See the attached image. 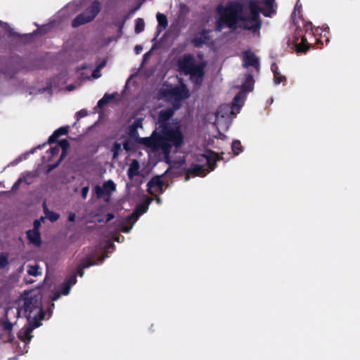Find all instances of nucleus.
I'll use <instances>...</instances> for the list:
<instances>
[{
  "label": "nucleus",
  "instance_id": "nucleus-1",
  "mask_svg": "<svg viewBox=\"0 0 360 360\" xmlns=\"http://www.w3.org/2000/svg\"><path fill=\"white\" fill-rule=\"evenodd\" d=\"M188 91L186 86L165 85L160 90V96L173 105V109L162 110L159 112V127L153 132L150 137L141 138L138 136L137 128L141 127L140 121L135 122L129 129V134L135 141L146 147L150 151L162 154L171 164L172 167H180L185 163L184 158L178 161H173L169 157L171 148L179 147L183 143V135L176 125L166 124L174 113L180 106L181 100L188 97Z\"/></svg>",
  "mask_w": 360,
  "mask_h": 360
},
{
  "label": "nucleus",
  "instance_id": "nucleus-2",
  "mask_svg": "<svg viewBox=\"0 0 360 360\" xmlns=\"http://www.w3.org/2000/svg\"><path fill=\"white\" fill-rule=\"evenodd\" d=\"M274 0H251L248 8L238 2H231L224 7L219 5L217 12L219 17L217 21L216 31L225 27L234 29L237 25L250 30L253 33L259 32L262 22L259 13L265 17H272L276 13Z\"/></svg>",
  "mask_w": 360,
  "mask_h": 360
},
{
  "label": "nucleus",
  "instance_id": "nucleus-3",
  "mask_svg": "<svg viewBox=\"0 0 360 360\" xmlns=\"http://www.w3.org/2000/svg\"><path fill=\"white\" fill-rule=\"evenodd\" d=\"M254 80L251 75L244 77V82L240 85V91L235 96L232 105H222L214 114L213 124L219 131V136H222L220 131H226L229 129L231 122V115L240 112L244 104L246 94L253 89Z\"/></svg>",
  "mask_w": 360,
  "mask_h": 360
},
{
  "label": "nucleus",
  "instance_id": "nucleus-4",
  "mask_svg": "<svg viewBox=\"0 0 360 360\" xmlns=\"http://www.w3.org/2000/svg\"><path fill=\"white\" fill-rule=\"evenodd\" d=\"M18 313L22 314L30 324L24 332L23 341H30L32 336L30 335L34 328L39 327L41 321L44 319L45 312L42 307V295L40 292L31 291L27 293L23 299V304L18 309Z\"/></svg>",
  "mask_w": 360,
  "mask_h": 360
},
{
  "label": "nucleus",
  "instance_id": "nucleus-5",
  "mask_svg": "<svg viewBox=\"0 0 360 360\" xmlns=\"http://www.w3.org/2000/svg\"><path fill=\"white\" fill-rule=\"evenodd\" d=\"M205 66L203 61L191 55H186L178 60L179 70L181 73L189 75L191 81L197 85L202 82Z\"/></svg>",
  "mask_w": 360,
  "mask_h": 360
},
{
  "label": "nucleus",
  "instance_id": "nucleus-6",
  "mask_svg": "<svg viewBox=\"0 0 360 360\" xmlns=\"http://www.w3.org/2000/svg\"><path fill=\"white\" fill-rule=\"evenodd\" d=\"M219 160V155L212 151H206L198 160V163L193 165L187 172L185 180L188 181L191 177L205 176L214 169L216 162Z\"/></svg>",
  "mask_w": 360,
  "mask_h": 360
},
{
  "label": "nucleus",
  "instance_id": "nucleus-7",
  "mask_svg": "<svg viewBox=\"0 0 360 360\" xmlns=\"http://www.w3.org/2000/svg\"><path fill=\"white\" fill-rule=\"evenodd\" d=\"M112 248V240L109 238L107 243L103 246H98L89 255L81 259L79 264L76 268V274L80 277L84 276V269L89 268L98 262L109 257L110 249Z\"/></svg>",
  "mask_w": 360,
  "mask_h": 360
},
{
  "label": "nucleus",
  "instance_id": "nucleus-8",
  "mask_svg": "<svg viewBox=\"0 0 360 360\" xmlns=\"http://www.w3.org/2000/svg\"><path fill=\"white\" fill-rule=\"evenodd\" d=\"M152 201L153 198L145 196L143 201L137 205L135 210L119 222V231L124 233L129 232L140 216L147 212Z\"/></svg>",
  "mask_w": 360,
  "mask_h": 360
},
{
  "label": "nucleus",
  "instance_id": "nucleus-9",
  "mask_svg": "<svg viewBox=\"0 0 360 360\" xmlns=\"http://www.w3.org/2000/svg\"><path fill=\"white\" fill-rule=\"evenodd\" d=\"M305 34L301 29L296 30L295 35L292 39L293 46L296 49L298 52L306 51L309 46L308 39L313 38V35L319 32V28H316L315 31L312 29V25L311 22H306L304 25Z\"/></svg>",
  "mask_w": 360,
  "mask_h": 360
},
{
  "label": "nucleus",
  "instance_id": "nucleus-10",
  "mask_svg": "<svg viewBox=\"0 0 360 360\" xmlns=\"http://www.w3.org/2000/svg\"><path fill=\"white\" fill-rule=\"evenodd\" d=\"M101 4L98 1H94L82 13L77 15L72 21V27H78L94 20L101 11Z\"/></svg>",
  "mask_w": 360,
  "mask_h": 360
},
{
  "label": "nucleus",
  "instance_id": "nucleus-11",
  "mask_svg": "<svg viewBox=\"0 0 360 360\" xmlns=\"http://www.w3.org/2000/svg\"><path fill=\"white\" fill-rule=\"evenodd\" d=\"M112 191V180L109 179L103 184V186H96L94 192L98 198H105L108 201L110 198V194Z\"/></svg>",
  "mask_w": 360,
  "mask_h": 360
},
{
  "label": "nucleus",
  "instance_id": "nucleus-12",
  "mask_svg": "<svg viewBox=\"0 0 360 360\" xmlns=\"http://www.w3.org/2000/svg\"><path fill=\"white\" fill-rule=\"evenodd\" d=\"M243 60L244 67L248 68L252 66L255 68L257 71L259 70V59L251 51H247L243 53Z\"/></svg>",
  "mask_w": 360,
  "mask_h": 360
},
{
  "label": "nucleus",
  "instance_id": "nucleus-13",
  "mask_svg": "<svg viewBox=\"0 0 360 360\" xmlns=\"http://www.w3.org/2000/svg\"><path fill=\"white\" fill-rule=\"evenodd\" d=\"M148 191L151 195L163 193V182L160 177H155L148 183Z\"/></svg>",
  "mask_w": 360,
  "mask_h": 360
},
{
  "label": "nucleus",
  "instance_id": "nucleus-14",
  "mask_svg": "<svg viewBox=\"0 0 360 360\" xmlns=\"http://www.w3.org/2000/svg\"><path fill=\"white\" fill-rule=\"evenodd\" d=\"M26 236L30 244L36 247L41 246L42 241L40 231L30 229L26 231Z\"/></svg>",
  "mask_w": 360,
  "mask_h": 360
},
{
  "label": "nucleus",
  "instance_id": "nucleus-15",
  "mask_svg": "<svg viewBox=\"0 0 360 360\" xmlns=\"http://www.w3.org/2000/svg\"><path fill=\"white\" fill-rule=\"evenodd\" d=\"M70 127L68 125L60 127L53 131V133L49 137L47 143L52 144L57 141V139L63 136L66 135L69 132Z\"/></svg>",
  "mask_w": 360,
  "mask_h": 360
},
{
  "label": "nucleus",
  "instance_id": "nucleus-16",
  "mask_svg": "<svg viewBox=\"0 0 360 360\" xmlns=\"http://www.w3.org/2000/svg\"><path fill=\"white\" fill-rule=\"evenodd\" d=\"M112 101V94H105L103 97L100 99L97 105L94 108L95 112H98L100 117L102 116V109L110 101Z\"/></svg>",
  "mask_w": 360,
  "mask_h": 360
},
{
  "label": "nucleus",
  "instance_id": "nucleus-17",
  "mask_svg": "<svg viewBox=\"0 0 360 360\" xmlns=\"http://www.w3.org/2000/svg\"><path fill=\"white\" fill-rule=\"evenodd\" d=\"M139 169L140 165L137 160H134L129 165L128 169V176L129 179H133V178L139 174Z\"/></svg>",
  "mask_w": 360,
  "mask_h": 360
},
{
  "label": "nucleus",
  "instance_id": "nucleus-18",
  "mask_svg": "<svg viewBox=\"0 0 360 360\" xmlns=\"http://www.w3.org/2000/svg\"><path fill=\"white\" fill-rule=\"evenodd\" d=\"M271 70L274 73V82L275 84H279L285 80V77L281 74L278 71V68L276 64H273L271 65Z\"/></svg>",
  "mask_w": 360,
  "mask_h": 360
},
{
  "label": "nucleus",
  "instance_id": "nucleus-19",
  "mask_svg": "<svg viewBox=\"0 0 360 360\" xmlns=\"http://www.w3.org/2000/svg\"><path fill=\"white\" fill-rule=\"evenodd\" d=\"M210 32L204 31L202 33L197 36L194 39V43L197 46H201L202 44L208 42L210 35Z\"/></svg>",
  "mask_w": 360,
  "mask_h": 360
},
{
  "label": "nucleus",
  "instance_id": "nucleus-20",
  "mask_svg": "<svg viewBox=\"0 0 360 360\" xmlns=\"http://www.w3.org/2000/svg\"><path fill=\"white\" fill-rule=\"evenodd\" d=\"M232 151L235 155H238L243 151V147L238 140H234L232 143Z\"/></svg>",
  "mask_w": 360,
  "mask_h": 360
},
{
  "label": "nucleus",
  "instance_id": "nucleus-21",
  "mask_svg": "<svg viewBox=\"0 0 360 360\" xmlns=\"http://www.w3.org/2000/svg\"><path fill=\"white\" fill-rule=\"evenodd\" d=\"M8 254L7 252L0 253V269H4L8 264Z\"/></svg>",
  "mask_w": 360,
  "mask_h": 360
},
{
  "label": "nucleus",
  "instance_id": "nucleus-22",
  "mask_svg": "<svg viewBox=\"0 0 360 360\" xmlns=\"http://www.w3.org/2000/svg\"><path fill=\"white\" fill-rule=\"evenodd\" d=\"M44 212L46 217L51 222L57 221L60 217V215L58 213L49 211L46 207L44 208Z\"/></svg>",
  "mask_w": 360,
  "mask_h": 360
},
{
  "label": "nucleus",
  "instance_id": "nucleus-23",
  "mask_svg": "<svg viewBox=\"0 0 360 360\" xmlns=\"http://www.w3.org/2000/svg\"><path fill=\"white\" fill-rule=\"evenodd\" d=\"M145 27V22L142 18H138L136 20L135 24V32L139 34L143 31Z\"/></svg>",
  "mask_w": 360,
  "mask_h": 360
},
{
  "label": "nucleus",
  "instance_id": "nucleus-24",
  "mask_svg": "<svg viewBox=\"0 0 360 360\" xmlns=\"http://www.w3.org/2000/svg\"><path fill=\"white\" fill-rule=\"evenodd\" d=\"M27 267H28L27 273L29 275L33 276H37L38 275L40 274L38 265H37V264L34 265V266L29 265Z\"/></svg>",
  "mask_w": 360,
  "mask_h": 360
},
{
  "label": "nucleus",
  "instance_id": "nucleus-25",
  "mask_svg": "<svg viewBox=\"0 0 360 360\" xmlns=\"http://www.w3.org/2000/svg\"><path fill=\"white\" fill-rule=\"evenodd\" d=\"M156 18L160 25H162L164 27H165L167 25V20L164 14L158 13Z\"/></svg>",
  "mask_w": 360,
  "mask_h": 360
},
{
  "label": "nucleus",
  "instance_id": "nucleus-26",
  "mask_svg": "<svg viewBox=\"0 0 360 360\" xmlns=\"http://www.w3.org/2000/svg\"><path fill=\"white\" fill-rule=\"evenodd\" d=\"M71 286L70 284L67 283L65 281L61 284L60 285V293L64 295H67L70 293Z\"/></svg>",
  "mask_w": 360,
  "mask_h": 360
},
{
  "label": "nucleus",
  "instance_id": "nucleus-27",
  "mask_svg": "<svg viewBox=\"0 0 360 360\" xmlns=\"http://www.w3.org/2000/svg\"><path fill=\"white\" fill-rule=\"evenodd\" d=\"M13 326V323L9 320H8V319L6 320L3 323V329L5 331L11 333V330H12Z\"/></svg>",
  "mask_w": 360,
  "mask_h": 360
},
{
  "label": "nucleus",
  "instance_id": "nucleus-28",
  "mask_svg": "<svg viewBox=\"0 0 360 360\" xmlns=\"http://www.w3.org/2000/svg\"><path fill=\"white\" fill-rule=\"evenodd\" d=\"M41 221H44V217H41L39 219H35L33 222V229L32 230H35L37 231H39V229L41 226Z\"/></svg>",
  "mask_w": 360,
  "mask_h": 360
},
{
  "label": "nucleus",
  "instance_id": "nucleus-29",
  "mask_svg": "<svg viewBox=\"0 0 360 360\" xmlns=\"http://www.w3.org/2000/svg\"><path fill=\"white\" fill-rule=\"evenodd\" d=\"M59 146L63 150H68L70 147V143L67 139H62L59 141Z\"/></svg>",
  "mask_w": 360,
  "mask_h": 360
},
{
  "label": "nucleus",
  "instance_id": "nucleus-30",
  "mask_svg": "<svg viewBox=\"0 0 360 360\" xmlns=\"http://www.w3.org/2000/svg\"><path fill=\"white\" fill-rule=\"evenodd\" d=\"M25 181V177H20L19 178L13 185L12 186V190L13 191H17L18 188H19V186L20 185V184Z\"/></svg>",
  "mask_w": 360,
  "mask_h": 360
},
{
  "label": "nucleus",
  "instance_id": "nucleus-31",
  "mask_svg": "<svg viewBox=\"0 0 360 360\" xmlns=\"http://www.w3.org/2000/svg\"><path fill=\"white\" fill-rule=\"evenodd\" d=\"M59 151H60V149H59V146H58L51 147L49 149V152L51 153V157H54V156L57 155L59 153Z\"/></svg>",
  "mask_w": 360,
  "mask_h": 360
},
{
  "label": "nucleus",
  "instance_id": "nucleus-32",
  "mask_svg": "<svg viewBox=\"0 0 360 360\" xmlns=\"http://www.w3.org/2000/svg\"><path fill=\"white\" fill-rule=\"evenodd\" d=\"M65 282L68 284H70V286H72V285H75L77 282V275H72L71 276H70L66 281Z\"/></svg>",
  "mask_w": 360,
  "mask_h": 360
},
{
  "label": "nucleus",
  "instance_id": "nucleus-33",
  "mask_svg": "<svg viewBox=\"0 0 360 360\" xmlns=\"http://www.w3.org/2000/svg\"><path fill=\"white\" fill-rule=\"evenodd\" d=\"M101 76V70L96 67L91 74V77H93L94 79H97Z\"/></svg>",
  "mask_w": 360,
  "mask_h": 360
},
{
  "label": "nucleus",
  "instance_id": "nucleus-34",
  "mask_svg": "<svg viewBox=\"0 0 360 360\" xmlns=\"http://www.w3.org/2000/svg\"><path fill=\"white\" fill-rule=\"evenodd\" d=\"M60 162L59 161H57L56 163L52 165H48V172H51V170L54 169L55 168L58 167Z\"/></svg>",
  "mask_w": 360,
  "mask_h": 360
},
{
  "label": "nucleus",
  "instance_id": "nucleus-35",
  "mask_svg": "<svg viewBox=\"0 0 360 360\" xmlns=\"http://www.w3.org/2000/svg\"><path fill=\"white\" fill-rule=\"evenodd\" d=\"M60 162L59 161H57L56 163L52 165H48V172H51V170L54 169L55 168L58 167Z\"/></svg>",
  "mask_w": 360,
  "mask_h": 360
},
{
  "label": "nucleus",
  "instance_id": "nucleus-36",
  "mask_svg": "<svg viewBox=\"0 0 360 360\" xmlns=\"http://www.w3.org/2000/svg\"><path fill=\"white\" fill-rule=\"evenodd\" d=\"M89 187L88 186H84L82 188V198L85 199L87 196V194L89 193Z\"/></svg>",
  "mask_w": 360,
  "mask_h": 360
},
{
  "label": "nucleus",
  "instance_id": "nucleus-37",
  "mask_svg": "<svg viewBox=\"0 0 360 360\" xmlns=\"http://www.w3.org/2000/svg\"><path fill=\"white\" fill-rule=\"evenodd\" d=\"M76 215L73 212H70L68 217V219L69 221L73 222L75 221Z\"/></svg>",
  "mask_w": 360,
  "mask_h": 360
},
{
  "label": "nucleus",
  "instance_id": "nucleus-38",
  "mask_svg": "<svg viewBox=\"0 0 360 360\" xmlns=\"http://www.w3.org/2000/svg\"><path fill=\"white\" fill-rule=\"evenodd\" d=\"M124 240V237L123 236H117L115 235V233H114V242L115 241H117L118 243H121Z\"/></svg>",
  "mask_w": 360,
  "mask_h": 360
},
{
  "label": "nucleus",
  "instance_id": "nucleus-39",
  "mask_svg": "<svg viewBox=\"0 0 360 360\" xmlns=\"http://www.w3.org/2000/svg\"><path fill=\"white\" fill-rule=\"evenodd\" d=\"M67 151L68 150H62V152H61V154H60V158L58 159V161H59L60 162H62V160L65 158V156L67 155Z\"/></svg>",
  "mask_w": 360,
  "mask_h": 360
},
{
  "label": "nucleus",
  "instance_id": "nucleus-40",
  "mask_svg": "<svg viewBox=\"0 0 360 360\" xmlns=\"http://www.w3.org/2000/svg\"><path fill=\"white\" fill-rule=\"evenodd\" d=\"M143 50V47L141 45H136L134 48V51L136 54H139Z\"/></svg>",
  "mask_w": 360,
  "mask_h": 360
},
{
  "label": "nucleus",
  "instance_id": "nucleus-41",
  "mask_svg": "<svg viewBox=\"0 0 360 360\" xmlns=\"http://www.w3.org/2000/svg\"><path fill=\"white\" fill-rule=\"evenodd\" d=\"M77 116L80 117H84L87 115L86 112L84 110H82L80 111H79L77 113Z\"/></svg>",
  "mask_w": 360,
  "mask_h": 360
},
{
  "label": "nucleus",
  "instance_id": "nucleus-42",
  "mask_svg": "<svg viewBox=\"0 0 360 360\" xmlns=\"http://www.w3.org/2000/svg\"><path fill=\"white\" fill-rule=\"evenodd\" d=\"M106 64V60H103L97 66L98 68H99L100 70L101 68H103Z\"/></svg>",
  "mask_w": 360,
  "mask_h": 360
},
{
  "label": "nucleus",
  "instance_id": "nucleus-43",
  "mask_svg": "<svg viewBox=\"0 0 360 360\" xmlns=\"http://www.w3.org/2000/svg\"><path fill=\"white\" fill-rule=\"evenodd\" d=\"M59 297H60V293H58V292H56V293L53 295V297H51V300H52L53 301H56V300H57L59 298Z\"/></svg>",
  "mask_w": 360,
  "mask_h": 360
},
{
  "label": "nucleus",
  "instance_id": "nucleus-44",
  "mask_svg": "<svg viewBox=\"0 0 360 360\" xmlns=\"http://www.w3.org/2000/svg\"><path fill=\"white\" fill-rule=\"evenodd\" d=\"M297 12L298 13V14L300 13V7L297 4H296V6L295 7V11H294L295 15H296Z\"/></svg>",
  "mask_w": 360,
  "mask_h": 360
},
{
  "label": "nucleus",
  "instance_id": "nucleus-45",
  "mask_svg": "<svg viewBox=\"0 0 360 360\" xmlns=\"http://www.w3.org/2000/svg\"><path fill=\"white\" fill-rule=\"evenodd\" d=\"M112 219V212L108 213L107 214V220L110 221Z\"/></svg>",
  "mask_w": 360,
  "mask_h": 360
},
{
  "label": "nucleus",
  "instance_id": "nucleus-46",
  "mask_svg": "<svg viewBox=\"0 0 360 360\" xmlns=\"http://www.w3.org/2000/svg\"><path fill=\"white\" fill-rule=\"evenodd\" d=\"M53 307H54V304L52 303L51 307L49 308V311L50 312V314H51V312H52L51 310H52V308H53Z\"/></svg>",
  "mask_w": 360,
  "mask_h": 360
},
{
  "label": "nucleus",
  "instance_id": "nucleus-47",
  "mask_svg": "<svg viewBox=\"0 0 360 360\" xmlns=\"http://www.w3.org/2000/svg\"><path fill=\"white\" fill-rule=\"evenodd\" d=\"M155 200H156L158 204H160L161 203V199L160 198H156Z\"/></svg>",
  "mask_w": 360,
  "mask_h": 360
},
{
  "label": "nucleus",
  "instance_id": "nucleus-48",
  "mask_svg": "<svg viewBox=\"0 0 360 360\" xmlns=\"http://www.w3.org/2000/svg\"><path fill=\"white\" fill-rule=\"evenodd\" d=\"M149 55V53H147L144 55V60H146L147 58V57Z\"/></svg>",
  "mask_w": 360,
  "mask_h": 360
},
{
  "label": "nucleus",
  "instance_id": "nucleus-49",
  "mask_svg": "<svg viewBox=\"0 0 360 360\" xmlns=\"http://www.w3.org/2000/svg\"><path fill=\"white\" fill-rule=\"evenodd\" d=\"M113 147H114V150H115V148H119V146L114 143Z\"/></svg>",
  "mask_w": 360,
  "mask_h": 360
},
{
  "label": "nucleus",
  "instance_id": "nucleus-50",
  "mask_svg": "<svg viewBox=\"0 0 360 360\" xmlns=\"http://www.w3.org/2000/svg\"><path fill=\"white\" fill-rule=\"evenodd\" d=\"M26 283H32V281H27H27H26Z\"/></svg>",
  "mask_w": 360,
  "mask_h": 360
}]
</instances>
